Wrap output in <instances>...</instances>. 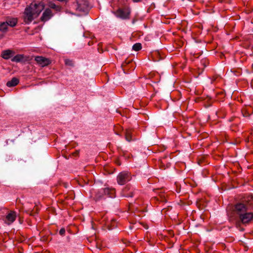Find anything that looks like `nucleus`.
Returning <instances> with one entry per match:
<instances>
[{
  "label": "nucleus",
  "mask_w": 253,
  "mask_h": 253,
  "mask_svg": "<svg viewBox=\"0 0 253 253\" xmlns=\"http://www.w3.org/2000/svg\"><path fill=\"white\" fill-rule=\"evenodd\" d=\"M234 211L239 218L236 222V227L243 231L244 229L241 227V224H248L253 218V195H245L241 201L235 205Z\"/></svg>",
  "instance_id": "1"
},
{
  "label": "nucleus",
  "mask_w": 253,
  "mask_h": 253,
  "mask_svg": "<svg viewBox=\"0 0 253 253\" xmlns=\"http://www.w3.org/2000/svg\"><path fill=\"white\" fill-rule=\"evenodd\" d=\"M74 6L80 14L87 13L90 8L88 0H76Z\"/></svg>",
  "instance_id": "2"
},
{
  "label": "nucleus",
  "mask_w": 253,
  "mask_h": 253,
  "mask_svg": "<svg viewBox=\"0 0 253 253\" xmlns=\"http://www.w3.org/2000/svg\"><path fill=\"white\" fill-rule=\"evenodd\" d=\"M131 179L130 173L124 171L119 173L117 177V181L118 184L123 185L129 181Z\"/></svg>",
  "instance_id": "3"
},
{
  "label": "nucleus",
  "mask_w": 253,
  "mask_h": 253,
  "mask_svg": "<svg viewBox=\"0 0 253 253\" xmlns=\"http://www.w3.org/2000/svg\"><path fill=\"white\" fill-rule=\"evenodd\" d=\"M35 15V17L39 16L42 11L44 8V3L42 2H33L28 7Z\"/></svg>",
  "instance_id": "4"
},
{
  "label": "nucleus",
  "mask_w": 253,
  "mask_h": 253,
  "mask_svg": "<svg viewBox=\"0 0 253 253\" xmlns=\"http://www.w3.org/2000/svg\"><path fill=\"white\" fill-rule=\"evenodd\" d=\"M134 191V189L131 186L127 185L123 189L121 195L126 198L133 197Z\"/></svg>",
  "instance_id": "5"
},
{
  "label": "nucleus",
  "mask_w": 253,
  "mask_h": 253,
  "mask_svg": "<svg viewBox=\"0 0 253 253\" xmlns=\"http://www.w3.org/2000/svg\"><path fill=\"white\" fill-rule=\"evenodd\" d=\"M35 60L41 67L47 66L51 63V60L47 58L42 56H37L35 57Z\"/></svg>",
  "instance_id": "6"
},
{
  "label": "nucleus",
  "mask_w": 253,
  "mask_h": 253,
  "mask_svg": "<svg viewBox=\"0 0 253 253\" xmlns=\"http://www.w3.org/2000/svg\"><path fill=\"white\" fill-rule=\"evenodd\" d=\"M115 13L118 17L126 19L129 18L130 11L126 8H119L116 11Z\"/></svg>",
  "instance_id": "7"
},
{
  "label": "nucleus",
  "mask_w": 253,
  "mask_h": 253,
  "mask_svg": "<svg viewBox=\"0 0 253 253\" xmlns=\"http://www.w3.org/2000/svg\"><path fill=\"white\" fill-rule=\"evenodd\" d=\"M35 15L28 7L26 8L24 13V21L26 23H29L34 19Z\"/></svg>",
  "instance_id": "8"
},
{
  "label": "nucleus",
  "mask_w": 253,
  "mask_h": 253,
  "mask_svg": "<svg viewBox=\"0 0 253 253\" xmlns=\"http://www.w3.org/2000/svg\"><path fill=\"white\" fill-rule=\"evenodd\" d=\"M16 217V212L11 211L6 215L5 222L7 224H10L15 221Z\"/></svg>",
  "instance_id": "9"
},
{
  "label": "nucleus",
  "mask_w": 253,
  "mask_h": 253,
  "mask_svg": "<svg viewBox=\"0 0 253 253\" xmlns=\"http://www.w3.org/2000/svg\"><path fill=\"white\" fill-rule=\"evenodd\" d=\"M30 204L27 203L25 206L23 207V208L25 209V211L26 213L29 214L31 216H34L38 212L39 209L37 207V206H35L34 208L32 209L31 208L29 207V205Z\"/></svg>",
  "instance_id": "10"
},
{
  "label": "nucleus",
  "mask_w": 253,
  "mask_h": 253,
  "mask_svg": "<svg viewBox=\"0 0 253 253\" xmlns=\"http://www.w3.org/2000/svg\"><path fill=\"white\" fill-rule=\"evenodd\" d=\"M52 16V13L51 10L50 9L47 8L43 12L42 17H41V20L42 21L45 22L50 19Z\"/></svg>",
  "instance_id": "11"
},
{
  "label": "nucleus",
  "mask_w": 253,
  "mask_h": 253,
  "mask_svg": "<svg viewBox=\"0 0 253 253\" xmlns=\"http://www.w3.org/2000/svg\"><path fill=\"white\" fill-rule=\"evenodd\" d=\"M104 195H107L109 197L114 198L116 196V190L112 188H105L103 189Z\"/></svg>",
  "instance_id": "12"
},
{
  "label": "nucleus",
  "mask_w": 253,
  "mask_h": 253,
  "mask_svg": "<svg viewBox=\"0 0 253 253\" xmlns=\"http://www.w3.org/2000/svg\"><path fill=\"white\" fill-rule=\"evenodd\" d=\"M8 31V27L4 22L0 23V39H2Z\"/></svg>",
  "instance_id": "13"
},
{
  "label": "nucleus",
  "mask_w": 253,
  "mask_h": 253,
  "mask_svg": "<svg viewBox=\"0 0 253 253\" xmlns=\"http://www.w3.org/2000/svg\"><path fill=\"white\" fill-rule=\"evenodd\" d=\"M241 112L244 117H249L253 113V109L250 106H246L242 108Z\"/></svg>",
  "instance_id": "14"
},
{
  "label": "nucleus",
  "mask_w": 253,
  "mask_h": 253,
  "mask_svg": "<svg viewBox=\"0 0 253 253\" xmlns=\"http://www.w3.org/2000/svg\"><path fill=\"white\" fill-rule=\"evenodd\" d=\"M143 201L141 199H137L134 204H130L129 205V211H131L133 209L139 210L138 207L137 205H141L142 204Z\"/></svg>",
  "instance_id": "15"
},
{
  "label": "nucleus",
  "mask_w": 253,
  "mask_h": 253,
  "mask_svg": "<svg viewBox=\"0 0 253 253\" xmlns=\"http://www.w3.org/2000/svg\"><path fill=\"white\" fill-rule=\"evenodd\" d=\"M17 19L16 18H7L5 23H6L7 26H9L11 27L15 26L17 24Z\"/></svg>",
  "instance_id": "16"
},
{
  "label": "nucleus",
  "mask_w": 253,
  "mask_h": 253,
  "mask_svg": "<svg viewBox=\"0 0 253 253\" xmlns=\"http://www.w3.org/2000/svg\"><path fill=\"white\" fill-rule=\"evenodd\" d=\"M133 131V129L131 128H128L126 130L125 133V138L126 140L130 142L132 140V133Z\"/></svg>",
  "instance_id": "17"
},
{
  "label": "nucleus",
  "mask_w": 253,
  "mask_h": 253,
  "mask_svg": "<svg viewBox=\"0 0 253 253\" xmlns=\"http://www.w3.org/2000/svg\"><path fill=\"white\" fill-rule=\"evenodd\" d=\"M19 83V79L17 78L14 77L10 81L7 82L6 85L8 87H13L17 85Z\"/></svg>",
  "instance_id": "18"
},
{
  "label": "nucleus",
  "mask_w": 253,
  "mask_h": 253,
  "mask_svg": "<svg viewBox=\"0 0 253 253\" xmlns=\"http://www.w3.org/2000/svg\"><path fill=\"white\" fill-rule=\"evenodd\" d=\"M13 51L10 49L3 50L1 53V57L4 59H8L10 58Z\"/></svg>",
  "instance_id": "19"
},
{
  "label": "nucleus",
  "mask_w": 253,
  "mask_h": 253,
  "mask_svg": "<svg viewBox=\"0 0 253 253\" xmlns=\"http://www.w3.org/2000/svg\"><path fill=\"white\" fill-rule=\"evenodd\" d=\"M104 196V192H103V189H101L100 191H97L96 192L94 197L93 199L95 201H98L100 200L101 199H103Z\"/></svg>",
  "instance_id": "20"
},
{
  "label": "nucleus",
  "mask_w": 253,
  "mask_h": 253,
  "mask_svg": "<svg viewBox=\"0 0 253 253\" xmlns=\"http://www.w3.org/2000/svg\"><path fill=\"white\" fill-rule=\"evenodd\" d=\"M24 59V56L23 54H17L14 56L12 59V62H19L23 61Z\"/></svg>",
  "instance_id": "21"
},
{
  "label": "nucleus",
  "mask_w": 253,
  "mask_h": 253,
  "mask_svg": "<svg viewBox=\"0 0 253 253\" xmlns=\"http://www.w3.org/2000/svg\"><path fill=\"white\" fill-rule=\"evenodd\" d=\"M141 48L142 46L140 43H136L132 46V49L136 51H139Z\"/></svg>",
  "instance_id": "22"
},
{
  "label": "nucleus",
  "mask_w": 253,
  "mask_h": 253,
  "mask_svg": "<svg viewBox=\"0 0 253 253\" xmlns=\"http://www.w3.org/2000/svg\"><path fill=\"white\" fill-rule=\"evenodd\" d=\"M108 229L109 230H111V229H113V228H114L115 227H116V221L114 219H112L111 221L110 224L108 225Z\"/></svg>",
  "instance_id": "23"
},
{
  "label": "nucleus",
  "mask_w": 253,
  "mask_h": 253,
  "mask_svg": "<svg viewBox=\"0 0 253 253\" xmlns=\"http://www.w3.org/2000/svg\"><path fill=\"white\" fill-rule=\"evenodd\" d=\"M50 7L51 8H52V9H55L56 11H59L61 9V7L60 6H58V5H56L55 3H51L50 4V5H49Z\"/></svg>",
  "instance_id": "24"
},
{
  "label": "nucleus",
  "mask_w": 253,
  "mask_h": 253,
  "mask_svg": "<svg viewBox=\"0 0 253 253\" xmlns=\"http://www.w3.org/2000/svg\"><path fill=\"white\" fill-rule=\"evenodd\" d=\"M65 64L66 65L70 66H74V63H73V61L71 60L68 59H65Z\"/></svg>",
  "instance_id": "25"
},
{
  "label": "nucleus",
  "mask_w": 253,
  "mask_h": 253,
  "mask_svg": "<svg viewBox=\"0 0 253 253\" xmlns=\"http://www.w3.org/2000/svg\"><path fill=\"white\" fill-rule=\"evenodd\" d=\"M201 64L203 65L204 68H205L209 64V61L206 59H202L201 60Z\"/></svg>",
  "instance_id": "26"
},
{
  "label": "nucleus",
  "mask_w": 253,
  "mask_h": 253,
  "mask_svg": "<svg viewBox=\"0 0 253 253\" xmlns=\"http://www.w3.org/2000/svg\"><path fill=\"white\" fill-rule=\"evenodd\" d=\"M158 164L160 166V168L162 169H166L165 165L163 164L162 160H160L158 161Z\"/></svg>",
  "instance_id": "27"
},
{
  "label": "nucleus",
  "mask_w": 253,
  "mask_h": 253,
  "mask_svg": "<svg viewBox=\"0 0 253 253\" xmlns=\"http://www.w3.org/2000/svg\"><path fill=\"white\" fill-rule=\"evenodd\" d=\"M65 232H66V230H65V229L64 228H62L60 230H59V234L61 236H63L65 235Z\"/></svg>",
  "instance_id": "28"
},
{
  "label": "nucleus",
  "mask_w": 253,
  "mask_h": 253,
  "mask_svg": "<svg viewBox=\"0 0 253 253\" xmlns=\"http://www.w3.org/2000/svg\"><path fill=\"white\" fill-rule=\"evenodd\" d=\"M122 241L126 246H128L130 244V242L129 241H127L126 239H123L122 240Z\"/></svg>",
  "instance_id": "29"
},
{
  "label": "nucleus",
  "mask_w": 253,
  "mask_h": 253,
  "mask_svg": "<svg viewBox=\"0 0 253 253\" xmlns=\"http://www.w3.org/2000/svg\"><path fill=\"white\" fill-rule=\"evenodd\" d=\"M253 133H251V141H253ZM250 141V138L249 137H248V138H247L246 139V141L248 142Z\"/></svg>",
  "instance_id": "30"
},
{
  "label": "nucleus",
  "mask_w": 253,
  "mask_h": 253,
  "mask_svg": "<svg viewBox=\"0 0 253 253\" xmlns=\"http://www.w3.org/2000/svg\"><path fill=\"white\" fill-rule=\"evenodd\" d=\"M160 201L161 202H166V199H165V197L164 196H160Z\"/></svg>",
  "instance_id": "31"
},
{
  "label": "nucleus",
  "mask_w": 253,
  "mask_h": 253,
  "mask_svg": "<svg viewBox=\"0 0 253 253\" xmlns=\"http://www.w3.org/2000/svg\"><path fill=\"white\" fill-rule=\"evenodd\" d=\"M79 151H76V152H75L74 153H73V155L74 156H77L79 155Z\"/></svg>",
  "instance_id": "32"
},
{
  "label": "nucleus",
  "mask_w": 253,
  "mask_h": 253,
  "mask_svg": "<svg viewBox=\"0 0 253 253\" xmlns=\"http://www.w3.org/2000/svg\"><path fill=\"white\" fill-rule=\"evenodd\" d=\"M132 1L134 2H138L141 1V0H132Z\"/></svg>",
  "instance_id": "33"
},
{
  "label": "nucleus",
  "mask_w": 253,
  "mask_h": 253,
  "mask_svg": "<svg viewBox=\"0 0 253 253\" xmlns=\"http://www.w3.org/2000/svg\"><path fill=\"white\" fill-rule=\"evenodd\" d=\"M150 77H151L152 76V74H150Z\"/></svg>",
  "instance_id": "34"
}]
</instances>
